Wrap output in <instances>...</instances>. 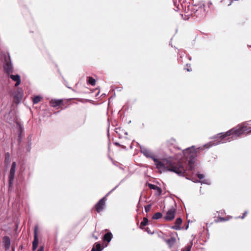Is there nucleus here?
Wrapping results in <instances>:
<instances>
[{"label":"nucleus","mask_w":251,"mask_h":251,"mask_svg":"<svg viewBox=\"0 0 251 251\" xmlns=\"http://www.w3.org/2000/svg\"><path fill=\"white\" fill-rule=\"evenodd\" d=\"M194 148L192 146L183 151L184 157L188 161V170L191 171L194 169V163L197 157V152Z\"/></svg>","instance_id":"nucleus-3"},{"label":"nucleus","mask_w":251,"mask_h":251,"mask_svg":"<svg viewBox=\"0 0 251 251\" xmlns=\"http://www.w3.org/2000/svg\"><path fill=\"white\" fill-rule=\"evenodd\" d=\"M246 132L248 133H251V128H248L247 126L238 125L235 128H232L226 133H221L219 134L217 136L219 135L220 136L217 140L210 142L205 144L201 149H209L213 146H216L219 144H222L237 139L238 138L240 137L241 135Z\"/></svg>","instance_id":"nucleus-2"},{"label":"nucleus","mask_w":251,"mask_h":251,"mask_svg":"<svg viewBox=\"0 0 251 251\" xmlns=\"http://www.w3.org/2000/svg\"><path fill=\"white\" fill-rule=\"evenodd\" d=\"M13 96L15 102L18 103L22 100L23 97V92L22 91L18 90L17 91L13 92Z\"/></svg>","instance_id":"nucleus-9"},{"label":"nucleus","mask_w":251,"mask_h":251,"mask_svg":"<svg viewBox=\"0 0 251 251\" xmlns=\"http://www.w3.org/2000/svg\"><path fill=\"white\" fill-rule=\"evenodd\" d=\"M3 69L5 73L8 75L12 73L13 72V67L9 56H8V58L5 59Z\"/></svg>","instance_id":"nucleus-6"},{"label":"nucleus","mask_w":251,"mask_h":251,"mask_svg":"<svg viewBox=\"0 0 251 251\" xmlns=\"http://www.w3.org/2000/svg\"><path fill=\"white\" fill-rule=\"evenodd\" d=\"M16 168V163L13 162L12 163L11 167L10 168L9 176H8V181L9 188H12L13 185V182L14 179L15 174Z\"/></svg>","instance_id":"nucleus-5"},{"label":"nucleus","mask_w":251,"mask_h":251,"mask_svg":"<svg viewBox=\"0 0 251 251\" xmlns=\"http://www.w3.org/2000/svg\"><path fill=\"white\" fill-rule=\"evenodd\" d=\"M41 99H42V97H41L40 96H35L33 99V102L34 104H37L39 101H40Z\"/></svg>","instance_id":"nucleus-19"},{"label":"nucleus","mask_w":251,"mask_h":251,"mask_svg":"<svg viewBox=\"0 0 251 251\" xmlns=\"http://www.w3.org/2000/svg\"><path fill=\"white\" fill-rule=\"evenodd\" d=\"M112 237H113V235H112V233H111V236H110L111 239L112 238Z\"/></svg>","instance_id":"nucleus-39"},{"label":"nucleus","mask_w":251,"mask_h":251,"mask_svg":"<svg viewBox=\"0 0 251 251\" xmlns=\"http://www.w3.org/2000/svg\"><path fill=\"white\" fill-rule=\"evenodd\" d=\"M106 201V197H104L102 198V199H101L99 201V202H98L96 204L95 208H96V211L98 212L99 213L103 209V208L105 206V203Z\"/></svg>","instance_id":"nucleus-8"},{"label":"nucleus","mask_w":251,"mask_h":251,"mask_svg":"<svg viewBox=\"0 0 251 251\" xmlns=\"http://www.w3.org/2000/svg\"><path fill=\"white\" fill-rule=\"evenodd\" d=\"M114 130L115 133V137L119 138H121L123 134H126V132L121 129L120 127H115Z\"/></svg>","instance_id":"nucleus-13"},{"label":"nucleus","mask_w":251,"mask_h":251,"mask_svg":"<svg viewBox=\"0 0 251 251\" xmlns=\"http://www.w3.org/2000/svg\"><path fill=\"white\" fill-rule=\"evenodd\" d=\"M198 177L200 180H201L204 178V176L203 174H198Z\"/></svg>","instance_id":"nucleus-27"},{"label":"nucleus","mask_w":251,"mask_h":251,"mask_svg":"<svg viewBox=\"0 0 251 251\" xmlns=\"http://www.w3.org/2000/svg\"><path fill=\"white\" fill-rule=\"evenodd\" d=\"M204 5L199 7L198 9L196 10V16L197 17L201 18L205 15V11L204 9Z\"/></svg>","instance_id":"nucleus-11"},{"label":"nucleus","mask_w":251,"mask_h":251,"mask_svg":"<svg viewBox=\"0 0 251 251\" xmlns=\"http://www.w3.org/2000/svg\"><path fill=\"white\" fill-rule=\"evenodd\" d=\"M2 243L6 250H8L10 247V239L8 236H4L2 238Z\"/></svg>","instance_id":"nucleus-12"},{"label":"nucleus","mask_w":251,"mask_h":251,"mask_svg":"<svg viewBox=\"0 0 251 251\" xmlns=\"http://www.w3.org/2000/svg\"><path fill=\"white\" fill-rule=\"evenodd\" d=\"M146 231H147L149 233L152 234V233L151 231H150V230H149V228H146Z\"/></svg>","instance_id":"nucleus-31"},{"label":"nucleus","mask_w":251,"mask_h":251,"mask_svg":"<svg viewBox=\"0 0 251 251\" xmlns=\"http://www.w3.org/2000/svg\"><path fill=\"white\" fill-rule=\"evenodd\" d=\"M186 70L188 72H191L192 71L191 69H189V68H187Z\"/></svg>","instance_id":"nucleus-35"},{"label":"nucleus","mask_w":251,"mask_h":251,"mask_svg":"<svg viewBox=\"0 0 251 251\" xmlns=\"http://www.w3.org/2000/svg\"><path fill=\"white\" fill-rule=\"evenodd\" d=\"M44 247L43 246H40L37 251H44Z\"/></svg>","instance_id":"nucleus-28"},{"label":"nucleus","mask_w":251,"mask_h":251,"mask_svg":"<svg viewBox=\"0 0 251 251\" xmlns=\"http://www.w3.org/2000/svg\"><path fill=\"white\" fill-rule=\"evenodd\" d=\"M9 159H10V154H9V153L7 152L5 154V161H8Z\"/></svg>","instance_id":"nucleus-26"},{"label":"nucleus","mask_w":251,"mask_h":251,"mask_svg":"<svg viewBox=\"0 0 251 251\" xmlns=\"http://www.w3.org/2000/svg\"><path fill=\"white\" fill-rule=\"evenodd\" d=\"M114 144H115L117 146L119 145V143H117V142H114Z\"/></svg>","instance_id":"nucleus-37"},{"label":"nucleus","mask_w":251,"mask_h":251,"mask_svg":"<svg viewBox=\"0 0 251 251\" xmlns=\"http://www.w3.org/2000/svg\"><path fill=\"white\" fill-rule=\"evenodd\" d=\"M113 165H114V166H116V163H115V162H113Z\"/></svg>","instance_id":"nucleus-38"},{"label":"nucleus","mask_w":251,"mask_h":251,"mask_svg":"<svg viewBox=\"0 0 251 251\" xmlns=\"http://www.w3.org/2000/svg\"><path fill=\"white\" fill-rule=\"evenodd\" d=\"M208 6L209 7V6H210V5H211L212 4V3H211V2H209L208 3Z\"/></svg>","instance_id":"nucleus-36"},{"label":"nucleus","mask_w":251,"mask_h":251,"mask_svg":"<svg viewBox=\"0 0 251 251\" xmlns=\"http://www.w3.org/2000/svg\"><path fill=\"white\" fill-rule=\"evenodd\" d=\"M176 209L175 207H171L166 213L164 219L166 221H172L175 218Z\"/></svg>","instance_id":"nucleus-7"},{"label":"nucleus","mask_w":251,"mask_h":251,"mask_svg":"<svg viewBox=\"0 0 251 251\" xmlns=\"http://www.w3.org/2000/svg\"><path fill=\"white\" fill-rule=\"evenodd\" d=\"M195 182H201V183L206 184L208 185L210 184V181L209 180L204 178L201 180H197Z\"/></svg>","instance_id":"nucleus-21"},{"label":"nucleus","mask_w":251,"mask_h":251,"mask_svg":"<svg viewBox=\"0 0 251 251\" xmlns=\"http://www.w3.org/2000/svg\"><path fill=\"white\" fill-rule=\"evenodd\" d=\"M141 152L147 158H151L155 163L156 168L161 172L171 171L175 173L179 176H184L186 169L182 163L179 161L177 163L171 162L166 166L164 163L156 158L153 152L150 150L144 147H140Z\"/></svg>","instance_id":"nucleus-1"},{"label":"nucleus","mask_w":251,"mask_h":251,"mask_svg":"<svg viewBox=\"0 0 251 251\" xmlns=\"http://www.w3.org/2000/svg\"><path fill=\"white\" fill-rule=\"evenodd\" d=\"M18 126H19V128H20V130L22 131V126L19 124H18Z\"/></svg>","instance_id":"nucleus-34"},{"label":"nucleus","mask_w":251,"mask_h":251,"mask_svg":"<svg viewBox=\"0 0 251 251\" xmlns=\"http://www.w3.org/2000/svg\"><path fill=\"white\" fill-rule=\"evenodd\" d=\"M162 216V214L160 212H157L156 213H155L153 216H152V219H159L160 218H161Z\"/></svg>","instance_id":"nucleus-20"},{"label":"nucleus","mask_w":251,"mask_h":251,"mask_svg":"<svg viewBox=\"0 0 251 251\" xmlns=\"http://www.w3.org/2000/svg\"><path fill=\"white\" fill-rule=\"evenodd\" d=\"M110 105V98L108 99V107Z\"/></svg>","instance_id":"nucleus-32"},{"label":"nucleus","mask_w":251,"mask_h":251,"mask_svg":"<svg viewBox=\"0 0 251 251\" xmlns=\"http://www.w3.org/2000/svg\"><path fill=\"white\" fill-rule=\"evenodd\" d=\"M109 193H110V192L108 193L107 194V195H106V196H107L108 195H109Z\"/></svg>","instance_id":"nucleus-43"},{"label":"nucleus","mask_w":251,"mask_h":251,"mask_svg":"<svg viewBox=\"0 0 251 251\" xmlns=\"http://www.w3.org/2000/svg\"><path fill=\"white\" fill-rule=\"evenodd\" d=\"M247 214V211H245L244 213H243V216L241 217V218L242 219H244V217H245V216L246 215V214Z\"/></svg>","instance_id":"nucleus-30"},{"label":"nucleus","mask_w":251,"mask_h":251,"mask_svg":"<svg viewBox=\"0 0 251 251\" xmlns=\"http://www.w3.org/2000/svg\"><path fill=\"white\" fill-rule=\"evenodd\" d=\"M109 124L108 125V128H107V136H108V139L109 140Z\"/></svg>","instance_id":"nucleus-29"},{"label":"nucleus","mask_w":251,"mask_h":251,"mask_svg":"<svg viewBox=\"0 0 251 251\" xmlns=\"http://www.w3.org/2000/svg\"><path fill=\"white\" fill-rule=\"evenodd\" d=\"M88 83L92 86H94L96 84V80L92 77H88Z\"/></svg>","instance_id":"nucleus-22"},{"label":"nucleus","mask_w":251,"mask_h":251,"mask_svg":"<svg viewBox=\"0 0 251 251\" xmlns=\"http://www.w3.org/2000/svg\"><path fill=\"white\" fill-rule=\"evenodd\" d=\"M38 238L37 235V226L35 227L34 229V240L32 243V250L35 251L36 250L38 245Z\"/></svg>","instance_id":"nucleus-10"},{"label":"nucleus","mask_w":251,"mask_h":251,"mask_svg":"<svg viewBox=\"0 0 251 251\" xmlns=\"http://www.w3.org/2000/svg\"><path fill=\"white\" fill-rule=\"evenodd\" d=\"M109 120H110L109 118H107V121H108V122H109Z\"/></svg>","instance_id":"nucleus-41"},{"label":"nucleus","mask_w":251,"mask_h":251,"mask_svg":"<svg viewBox=\"0 0 251 251\" xmlns=\"http://www.w3.org/2000/svg\"><path fill=\"white\" fill-rule=\"evenodd\" d=\"M151 208V204H149V205H147L145 206V211L147 213L149 211H150Z\"/></svg>","instance_id":"nucleus-25"},{"label":"nucleus","mask_w":251,"mask_h":251,"mask_svg":"<svg viewBox=\"0 0 251 251\" xmlns=\"http://www.w3.org/2000/svg\"><path fill=\"white\" fill-rule=\"evenodd\" d=\"M120 168L121 169H123V168L121 166H120Z\"/></svg>","instance_id":"nucleus-42"},{"label":"nucleus","mask_w":251,"mask_h":251,"mask_svg":"<svg viewBox=\"0 0 251 251\" xmlns=\"http://www.w3.org/2000/svg\"><path fill=\"white\" fill-rule=\"evenodd\" d=\"M226 220L224 218H220V221L222 222V221H225Z\"/></svg>","instance_id":"nucleus-33"},{"label":"nucleus","mask_w":251,"mask_h":251,"mask_svg":"<svg viewBox=\"0 0 251 251\" xmlns=\"http://www.w3.org/2000/svg\"><path fill=\"white\" fill-rule=\"evenodd\" d=\"M103 242H106L107 243L101 246L99 243H96L94 245L91 251H101L103 249L107 246L108 243L110 242V232L106 233L103 237Z\"/></svg>","instance_id":"nucleus-4"},{"label":"nucleus","mask_w":251,"mask_h":251,"mask_svg":"<svg viewBox=\"0 0 251 251\" xmlns=\"http://www.w3.org/2000/svg\"><path fill=\"white\" fill-rule=\"evenodd\" d=\"M109 145H110V143L109 142L108 144V149H109Z\"/></svg>","instance_id":"nucleus-40"},{"label":"nucleus","mask_w":251,"mask_h":251,"mask_svg":"<svg viewBox=\"0 0 251 251\" xmlns=\"http://www.w3.org/2000/svg\"><path fill=\"white\" fill-rule=\"evenodd\" d=\"M62 102V100H52L50 101V105L53 107L60 105Z\"/></svg>","instance_id":"nucleus-16"},{"label":"nucleus","mask_w":251,"mask_h":251,"mask_svg":"<svg viewBox=\"0 0 251 251\" xmlns=\"http://www.w3.org/2000/svg\"><path fill=\"white\" fill-rule=\"evenodd\" d=\"M192 246V243H191L190 245H187L184 249L182 250V251H190L191 247Z\"/></svg>","instance_id":"nucleus-24"},{"label":"nucleus","mask_w":251,"mask_h":251,"mask_svg":"<svg viewBox=\"0 0 251 251\" xmlns=\"http://www.w3.org/2000/svg\"><path fill=\"white\" fill-rule=\"evenodd\" d=\"M170 248H171L176 243V239L175 237H172L170 239L165 240Z\"/></svg>","instance_id":"nucleus-18"},{"label":"nucleus","mask_w":251,"mask_h":251,"mask_svg":"<svg viewBox=\"0 0 251 251\" xmlns=\"http://www.w3.org/2000/svg\"><path fill=\"white\" fill-rule=\"evenodd\" d=\"M148 186L151 189L156 190L157 193H158V195H160L161 194L162 190L161 188L158 187L157 186L151 183H149Z\"/></svg>","instance_id":"nucleus-17"},{"label":"nucleus","mask_w":251,"mask_h":251,"mask_svg":"<svg viewBox=\"0 0 251 251\" xmlns=\"http://www.w3.org/2000/svg\"><path fill=\"white\" fill-rule=\"evenodd\" d=\"M182 222V220L181 218H177L175 222V226L172 227L173 229L176 230H179L181 229L180 225Z\"/></svg>","instance_id":"nucleus-15"},{"label":"nucleus","mask_w":251,"mask_h":251,"mask_svg":"<svg viewBox=\"0 0 251 251\" xmlns=\"http://www.w3.org/2000/svg\"><path fill=\"white\" fill-rule=\"evenodd\" d=\"M10 77L14 81H16V83H15V86L16 87H17L18 86H19L20 83H21V78H20V76L19 75H10Z\"/></svg>","instance_id":"nucleus-14"},{"label":"nucleus","mask_w":251,"mask_h":251,"mask_svg":"<svg viewBox=\"0 0 251 251\" xmlns=\"http://www.w3.org/2000/svg\"><path fill=\"white\" fill-rule=\"evenodd\" d=\"M148 223V220L147 218L144 217L143 219V221L141 223V226H145L147 225Z\"/></svg>","instance_id":"nucleus-23"}]
</instances>
